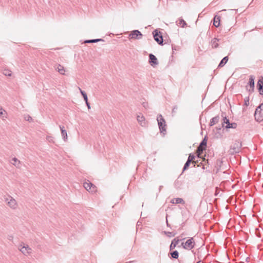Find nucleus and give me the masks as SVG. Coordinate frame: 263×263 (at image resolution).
<instances>
[{
  "label": "nucleus",
  "mask_w": 263,
  "mask_h": 263,
  "mask_svg": "<svg viewBox=\"0 0 263 263\" xmlns=\"http://www.w3.org/2000/svg\"><path fill=\"white\" fill-rule=\"evenodd\" d=\"M249 105V97H247L244 99V105L248 106Z\"/></svg>",
  "instance_id": "7c9ffc66"
},
{
  "label": "nucleus",
  "mask_w": 263,
  "mask_h": 263,
  "mask_svg": "<svg viewBox=\"0 0 263 263\" xmlns=\"http://www.w3.org/2000/svg\"><path fill=\"white\" fill-rule=\"evenodd\" d=\"M172 50L174 51V50H176V48H175V46H174V45H172Z\"/></svg>",
  "instance_id": "37998d69"
},
{
  "label": "nucleus",
  "mask_w": 263,
  "mask_h": 263,
  "mask_svg": "<svg viewBox=\"0 0 263 263\" xmlns=\"http://www.w3.org/2000/svg\"><path fill=\"white\" fill-rule=\"evenodd\" d=\"M79 89L80 91L81 94L83 96L84 100H85L88 99L87 93L84 90H82L80 87L79 88Z\"/></svg>",
  "instance_id": "cd10ccee"
},
{
  "label": "nucleus",
  "mask_w": 263,
  "mask_h": 263,
  "mask_svg": "<svg viewBox=\"0 0 263 263\" xmlns=\"http://www.w3.org/2000/svg\"><path fill=\"white\" fill-rule=\"evenodd\" d=\"M57 70L61 74H64L65 70L63 66L61 65H59L57 68Z\"/></svg>",
  "instance_id": "a878e982"
},
{
  "label": "nucleus",
  "mask_w": 263,
  "mask_h": 263,
  "mask_svg": "<svg viewBox=\"0 0 263 263\" xmlns=\"http://www.w3.org/2000/svg\"><path fill=\"white\" fill-rule=\"evenodd\" d=\"M142 105H143V106L144 108H146L147 107V106H148L147 103H146V102H143V103H142Z\"/></svg>",
  "instance_id": "ea45409f"
},
{
  "label": "nucleus",
  "mask_w": 263,
  "mask_h": 263,
  "mask_svg": "<svg viewBox=\"0 0 263 263\" xmlns=\"http://www.w3.org/2000/svg\"><path fill=\"white\" fill-rule=\"evenodd\" d=\"M47 139H48V140L49 142H54V141L53 140V139L52 138H51L50 137H47Z\"/></svg>",
  "instance_id": "a19ab883"
},
{
  "label": "nucleus",
  "mask_w": 263,
  "mask_h": 263,
  "mask_svg": "<svg viewBox=\"0 0 263 263\" xmlns=\"http://www.w3.org/2000/svg\"><path fill=\"white\" fill-rule=\"evenodd\" d=\"M177 25L183 28L186 25V23L183 19L180 18L179 20V22L177 24Z\"/></svg>",
  "instance_id": "393cba45"
},
{
  "label": "nucleus",
  "mask_w": 263,
  "mask_h": 263,
  "mask_svg": "<svg viewBox=\"0 0 263 263\" xmlns=\"http://www.w3.org/2000/svg\"><path fill=\"white\" fill-rule=\"evenodd\" d=\"M61 132H66L65 129H64V127L63 126L61 127L60 126Z\"/></svg>",
  "instance_id": "79ce46f5"
},
{
  "label": "nucleus",
  "mask_w": 263,
  "mask_h": 263,
  "mask_svg": "<svg viewBox=\"0 0 263 263\" xmlns=\"http://www.w3.org/2000/svg\"><path fill=\"white\" fill-rule=\"evenodd\" d=\"M100 41H104V40L102 39H91V40H87L85 41V43H97Z\"/></svg>",
  "instance_id": "4be33fe9"
},
{
  "label": "nucleus",
  "mask_w": 263,
  "mask_h": 263,
  "mask_svg": "<svg viewBox=\"0 0 263 263\" xmlns=\"http://www.w3.org/2000/svg\"><path fill=\"white\" fill-rule=\"evenodd\" d=\"M172 203H183L184 202L182 198H174L171 200V201Z\"/></svg>",
  "instance_id": "5701e85b"
},
{
  "label": "nucleus",
  "mask_w": 263,
  "mask_h": 263,
  "mask_svg": "<svg viewBox=\"0 0 263 263\" xmlns=\"http://www.w3.org/2000/svg\"><path fill=\"white\" fill-rule=\"evenodd\" d=\"M190 163H191V162H189V161L187 160L186 162L184 164V167H183V171H184V170H185L187 168V167H189Z\"/></svg>",
  "instance_id": "c9c22d12"
},
{
  "label": "nucleus",
  "mask_w": 263,
  "mask_h": 263,
  "mask_svg": "<svg viewBox=\"0 0 263 263\" xmlns=\"http://www.w3.org/2000/svg\"><path fill=\"white\" fill-rule=\"evenodd\" d=\"M142 34L138 30L132 31L129 34V37L133 39L139 40L142 37Z\"/></svg>",
  "instance_id": "6e6552de"
},
{
  "label": "nucleus",
  "mask_w": 263,
  "mask_h": 263,
  "mask_svg": "<svg viewBox=\"0 0 263 263\" xmlns=\"http://www.w3.org/2000/svg\"><path fill=\"white\" fill-rule=\"evenodd\" d=\"M258 111L257 112V108L255 111L254 117L255 120L258 122H260L263 120V110L262 109H258Z\"/></svg>",
  "instance_id": "9b49d317"
},
{
  "label": "nucleus",
  "mask_w": 263,
  "mask_h": 263,
  "mask_svg": "<svg viewBox=\"0 0 263 263\" xmlns=\"http://www.w3.org/2000/svg\"><path fill=\"white\" fill-rule=\"evenodd\" d=\"M148 62L149 64L155 67L158 64V61L156 57L152 53H150L148 55Z\"/></svg>",
  "instance_id": "9d476101"
},
{
  "label": "nucleus",
  "mask_w": 263,
  "mask_h": 263,
  "mask_svg": "<svg viewBox=\"0 0 263 263\" xmlns=\"http://www.w3.org/2000/svg\"><path fill=\"white\" fill-rule=\"evenodd\" d=\"M230 10L231 11H236V12L237 11V10H235V9H231Z\"/></svg>",
  "instance_id": "a18cd8bd"
},
{
  "label": "nucleus",
  "mask_w": 263,
  "mask_h": 263,
  "mask_svg": "<svg viewBox=\"0 0 263 263\" xmlns=\"http://www.w3.org/2000/svg\"><path fill=\"white\" fill-rule=\"evenodd\" d=\"M24 118L26 121H27L29 122H31L32 121V117L31 116H30L29 115H24Z\"/></svg>",
  "instance_id": "c85d7f7f"
},
{
  "label": "nucleus",
  "mask_w": 263,
  "mask_h": 263,
  "mask_svg": "<svg viewBox=\"0 0 263 263\" xmlns=\"http://www.w3.org/2000/svg\"><path fill=\"white\" fill-rule=\"evenodd\" d=\"M220 18L221 17L220 16L215 15L213 18V25L217 28L220 25Z\"/></svg>",
  "instance_id": "dca6fc26"
},
{
  "label": "nucleus",
  "mask_w": 263,
  "mask_h": 263,
  "mask_svg": "<svg viewBox=\"0 0 263 263\" xmlns=\"http://www.w3.org/2000/svg\"><path fill=\"white\" fill-rule=\"evenodd\" d=\"M241 146V144L240 141H236L234 145L231 146V149L233 150L232 153H238L239 148Z\"/></svg>",
  "instance_id": "2eb2a0df"
},
{
  "label": "nucleus",
  "mask_w": 263,
  "mask_h": 263,
  "mask_svg": "<svg viewBox=\"0 0 263 263\" xmlns=\"http://www.w3.org/2000/svg\"><path fill=\"white\" fill-rule=\"evenodd\" d=\"M228 60H229V58H228V56H226L224 57L220 62L218 66V68H220V67H222L223 66H224L225 65V64L228 62Z\"/></svg>",
  "instance_id": "6ab92c4d"
},
{
  "label": "nucleus",
  "mask_w": 263,
  "mask_h": 263,
  "mask_svg": "<svg viewBox=\"0 0 263 263\" xmlns=\"http://www.w3.org/2000/svg\"><path fill=\"white\" fill-rule=\"evenodd\" d=\"M172 257L174 258L177 259L178 257V252L177 251H175L171 253Z\"/></svg>",
  "instance_id": "c756f323"
},
{
  "label": "nucleus",
  "mask_w": 263,
  "mask_h": 263,
  "mask_svg": "<svg viewBox=\"0 0 263 263\" xmlns=\"http://www.w3.org/2000/svg\"><path fill=\"white\" fill-rule=\"evenodd\" d=\"M257 88L260 95H263V77H261L257 81Z\"/></svg>",
  "instance_id": "ddd939ff"
},
{
  "label": "nucleus",
  "mask_w": 263,
  "mask_h": 263,
  "mask_svg": "<svg viewBox=\"0 0 263 263\" xmlns=\"http://www.w3.org/2000/svg\"><path fill=\"white\" fill-rule=\"evenodd\" d=\"M137 119L142 126H144L145 125V118L141 114L138 115L137 116Z\"/></svg>",
  "instance_id": "f3484780"
},
{
  "label": "nucleus",
  "mask_w": 263,
  "mask_h": 263,
  "mask_svg": "<svg viewBox=\"0 0 263 263\" xmlns=\"http://www.w3.org/2000/svg\"><path fill=\"white\" fill-rule=\"evenodd\" d=\"M195 158V156L193 155L190 154L187 160L189 162L192 161Z\"/></svg>",
  "instance_id": "f704fd0d"
},
{
  "label": "nucleus",
  "mask_w": 263,
  "mask_h": 263,
  "mask_svg": "<svg viewBox=\"0 0 263 263\" xmlns=\"http://www.w3.org/2000/svg\"><path fill=\"white\" fill-rule=\"evenodd\" d=\"M83 186L90 193L93 194L97 192L96 186L88 180L83 183Z\"/></svg>",
  "instance_id": "39448f33"
},
{
  "label": "nucleus",
  "mask_w": 263,
  "mask_h": 263,
  "mask_svg": "<svg viewBox=\"0 0 263 263\" xmlns=\"http://www.w3.org/2000/svg\"><path fill=\"white\" fill-rule=\"evenodd\" d=\"M179 240L178 238H175L173 240L172 243L170 246V249H174L176 246L178 245Z\"/></svg>",
  "instance_id": "b1692460"
},
{
  "label": "nucleus",
  "mask_w": 263,
  "mask_h": 263,
  "mask_svg": "<svg viewBox=\"0 0 263 263\" xmlns=\"http://www.w3.org/2000/svg\"><path fill=\"white\" fill-rule=\"evenodd\" d=\"M255 78L253 76H250L249 78V82L248 85L250 86V89H248L249 93H252L254 92L255 89Z\"/></svg>",
  "instance_id": "1a4fd4ad"
},
{
  "label": "nucleus",
  "mask_w": 263,
  "mask_h": 263,
  "mask_svg": "<svg viewBox=\"0 0 263 263\" xmlns=\"http://www.w3.org/2000/svg\"><path fill=\"white\" fill-rule=\"evenodd\" d=\"M167 234V235H168V236H171V235H171V232H168Z\"/></svg>",
  "instance_id": "c03bdc74"
},
{
  "label": "nucleus",
  "mask_w": 263,
  "mask_h": 263,
  "mask_svg": "<svg viewBox=\"0 0 263 263\" xmlns=\"http://www.w3.org/2000/svg\"><path fill=\"white\" fill-rule=\"evenodd\" d=\"M6 114V111L2 108H0V116L4 118V115Z\"/></svg>",
  "instance_id": "2f4dec72"
},
{
  "label": "nucleus",
  "mask_w": 263,
  "mask_h": 263,
  "mask_svg": "<svg viewBox=\"0 0 263 263\" xmlns=\"http://www.w3.org/2000/svg\"><path fill=\"white\" fill-rule=\"evenodd\" d=\"M10 162L11 163V164L12 165H13V166H14L15 167H16L17 168H21V167L22 166L21 161L16 157L12 158L10 160Z\"/></svg>",
  "instance_id": "4468645a"
},
{
  "label": "nucleus",
  "mask_w": 263,
  "mask_h": 263,
  "mask_svg": "<svg viewBox=\"0 0 263 263\" xmlns=\"http://www.w3.org/2000/svg\"><path fill=\"white\" fill-rule=\"evenodd\" d=\"M207 140L206 139V137H204V139L201 142L200 145L202 146L206 147V145Z\"/></svg>",
  "instance_id": "473e14b6"
},
{
  "label": "nucleus",
  "mask_w": 263,
  "mask_h": 263,
  "mask_svg": "<svg viewBox=\"0 0 263 263\" xmlns=\"http://www.w3.org/2000/svg\"><path fill=\"white\" fill-rule=\"evenodd\" d=\"M261 109L263 110V103L260 104L259 106L257 107V112L258 111V109Z\"/></svg>",
  "instance_id": "4c0bfd02"
},
{
  "label": "nucleus",
  "mask_w": 263,
  "mask_h": 263,
  "mask_svg": "<svg viewBox=\"0 0 263 263\" xmlns=\"http://www.w3.org/2000/svg\"><path fill=\"white\" fill-rule=\"evenodd\" d=\"M177 109V107L176 106H174L173 108L172 109V112L173 113L176 112Z\"/></svg>",
  "instance_id": "58836bf2"
},
{
  "label": "nucleus",
  "mask_w": 263,
  "mask_h": 263,
  "mask_svg": "<svg viewBox=\"0 0 263 263\" xmlns=\"http://www.w3.org/2000/svg\"><path fill=\"white\" fill-rule=\"evenodd\" d=\"M181 245L185 249L191 250L195 245L194 239L193 238L189 239L185 242H182Z\"/></svg>",
  "instance_id": "0eeeda50"
},
{
  "label": "nucleus",
  "mask_w": 263,
  "mask_h": 263,
  "mask_svg": "<svg viewBox=\"0 0 263 263\" xmlns=\"http://www.w3.org/2000/svg\"><path fill=\"white\" fill-rule=\"evenodd\" d=\"M205 147L202 146H201L200 145H199V146L198 147L197 151V156L199 158H201V155L204 149H205Z\"/></svg>",
  "instance_id": "412c9836"
},
{
  "label": "nucleus",
  "mask_w": 263,
  "mask_h": 263,
  "mask_svg": "<svg viewBox=\"0 0 263 263\" xmlns=\"http://www.w3.org/2000/svg\"><path fill=\"white\" fill-rule=\"evenodd\" d=\"M5 202L7 205L12 210H15L18 208V204L17 201L11 196L8 195L6 197Z\"/></svg>",
  "instance_id": "f03ea898"
},
{
  "label": "nucleus",
  "mask_w": 263,
  "mask_h": 263,
  "mask_svg": "<svg viewBox=\"0 0 263 263\" xmlns=\"http://www.w3.org/2000/svg\"><path fill=\"white\" fill-rule=\"evenodd\" d=\"M200 124H201V128L202 130L206 129V125L204 124H202V119L200 118Z\"/></svg>",
  "instance_id": "72a5a7b5"
},
{
  "label": "nucleus",
  "mask_w": 263,
  "mask_h": 263,
  "mask_svg": "<svg viewBox=\"0 0 263 263\" xmlns=\"http://www.w3.org/2000/svg\"><path fill=\"white\" fill-rule=\"evenodd\" d=\"M58 140H63L64 141H66L67 140V133H60L59 135L57 136Z\"/></svg>",
  "instance_id": "a211bd4d"
},
{
  "label": "nucleus",
  "mask_w": 263,
  "mask_h": 263,
  "mask_svg": "<svg viewBox=\"0 0 263 263\" xmlns=\"http://www.w3.org/2000/svg\"><path fill=\"white\" fill-rule=\"evenodd\" d=\"M220 117L219 115H217L216 116H215L214 117L212 118L210 122L208 123V126L209 127H211V126H214V125H216V124H218L219 125V124H218L219 121H220Z\"/></svg>",
  "instance_id": "f8f14e48"
},
{
  "label": "nucleus",
  "mask_w": 263,
  "mask_h": 263,
  "mask_svg": "<svg viewBox=\"0 0 263 263\" xmlns=\"http://www.w3.org/2000/svg\"><path fill=\"white\" fill-rule=\"evenodd\" d=\"M197 263H199V262H197Z\"/></svg>",
  "instance_id": "de8ad7c7"
},
{
  "label": "nucleus",
  "mask_w": 263,
  "mask_h": 263,
  "mask_svg": "<svg viewBox=\"0 0 263 263\" xmlns=\"http://www.w3.org/2000/svg\"><path fill=\"white\" fill-rule=\"evenodd\" d=\"M18 250L25 256L30 255L31 253V249L27 245L24 243L21 244L18 246Z\"/></svg>",
  "instance_id": "423d86ee"
},
{
  "label": "nucleus",
  "mask_w": 263,
  "mask_h": 263,
  "mask_svg": "<svg viewBox=\"0 0 263 263\" xmlns=\"http://www.w3.org/2000/svg\"><path fill=\"white\" fill-rule=\"evenodd\" d=\"M168 43V42H165V44H167Z\"/></svg>",
  "instance_id": "49530a36"
},
{
  "label": "nucleus",
  "mask_w": 263,
  "mask_h": 263,
  "mask_svg": "<svg viewBox=\"0 0 263 263\" xmlns=\"http://www.w3.org/2000/svg\"><path fill=\"white\" fill-rule=\"evenodd\" d=\"M157 120L160 132H166V122L162 116L161 115H159L157 116Z\"/></svg>",
  "instance_id": "20e7f679"
},
{
  "label": "nucleus",
  "mask_w": 263,
  "mask_h": 263,
  "mask_svg": "<svg viewBox=\"0 0 263 263\" xmlns=\"http://www.w3.org/2000/svg\"><path fill=\"white\" fill-rule=\"evenodd\" d=\"M219 41V39L214 37L211 41L212 47L213 48H216L218 47L219 44H218V42Z\"/></svg>",
  "instance_id": "aec40b11"
},
{
  "label": "nucleus",
  "mask_w": 263,
  "mask_h": 263,
  "mask_svg": "<svg viewBox=\"0 0 263 263\" xmlns=\"http://www.w3.org/2000/svg\"><path fill=\"white\" fill-rule=\"evenodd\" d=\"M84 101L85 102V103H86V104L87 105V107L88 109L89 110L90 109V104L88 102V99L85 100Z\"/></svg>",
  "instance_id": "e433bc0d"
},
{
  "label": "nucleus",
  "mask_w": 263,
  "mask_h": 263,
  "mask_svg": "<svg viewBox=\"0 0 263 263\" xmlns=\"http://www.w3.org/2000/svg\"><path fill=\"white\" fill-rule=\"evenodd\" d=\"M153 35L155 41L159 45H163V42L164 41V40H163L161 32L160 31H158L157 29L154 30L153 31Z\"/></svg>",
  "instance_id": "7ed1b4c3"
},
{
  "label": "nucleus",
  "mask_w": 263,
  "mask_h": 263,
  "mask_svg": "<svg viewBox=\"0 0 263 263\" xmlns=\"http://www.w3.org/2000/svg\"><path fill=\"white\" fill-rule=\"evenodd\" d=\"M3 73L6 76H11L12 74V72L11 70L7 69H5L3 71Z\"/></svg>",
  "instance_id": "bb28decb"
},
{
  "label": "nucleus",
  "mask_w": 263,
  "mask_h": 263,
  "mask_svg": "<svg viewBox=\"0 0 263 263\" xmlns=\"http://www.w3.org/2000/svg\"><path fill=\"white\" fill-rule=\"evenodd\" d=\"M221 123L218 126H216L215 128L217 130H220L221 129H229L230 128L236 129L237 124L235 122H230L229 119L226 117V114L222 112Z\"/></svg>",
  "instance_id": "f257e3e1"
}]
</instances>
